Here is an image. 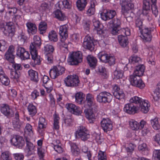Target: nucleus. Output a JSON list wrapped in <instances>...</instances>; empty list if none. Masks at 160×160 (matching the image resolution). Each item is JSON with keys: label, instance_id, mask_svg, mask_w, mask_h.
Here are the masks:
<instances>
[{"label": "nucleus", "instance_id": "26", "mask_svg": "<svg viewBox=\"0 0 160 160\" xmlns=\"http://www.w3.org/2000/svg\"><path fill=\"white\" fill-rule=\"evenodd\" d=\"M134 7V5L132 3L131 0H125L122 2V11L124 14Z\"/></svg>", "mask_w": 160, "mask_h": 160}, {"label": "nucleus", "instance_id": "6", "mask_svg": "<svg viewBox=\"0 0 160 160\" xmlns=\"http://www.w3.org/2000/svg\"><path fill=\"white\" fill-rule=\"evenodd\" d=\"M76 134L82 141H85L89 138L90 137L88 130L84 126H80L76 132Z\"/></svg>", "mask_w": 160, "mask_h": 160}, {"label": "nucleus", "instance_id": "3", "mask_svg": "<svg viewBox=\"0 0 160 160\" xmlns=\"http://www.w3.org/2000/svg\"><path fill=\"white\" fill-rule=\"evenodd\" d=\"M82 54L81 52H73L70 53L68 61L70 65H77L82 61Z\"/></svg>", "mask_w": 160, "mask_h": 160}, {"label": "nucleus", "instance_id": "14", "mask_svg": "<svg viewBox=\"0 0 160 160\" xmlns=\"http://www.w3.org/2000/svg\"><path fill=\"white\" fill-rule=\"evenodd\" d=\"M152 28H145L140 30L141 33V37L144 42H149L151 41L152 36L151 35Z\"/></svg>", "mask_w": 160, "mask_h": 160}, {"label": "nucleus", "instance_id": "19", "mask_svg": "<svg viewBox=\"0 0 160 160\" xmlns=\"http://www.w3.org/2000/svg\"><path fill=\"white\" fill-rule=\"evenodd\" d=\"M14 47L13 45L10 46L8 50L6 52L5 57L6 59L9 62L13 63L15 58L14 53Z\"/></svg>", "mask_w": 160, "mask_h": 160}, {"label": "nucleus", "instance_id": "22", "mask_svg": "<svg viewBox=\"0 0 160 160\" xmlns=\"http://www.w3.org/2000/svg\"><path fill=\"white\" fill-rule=\"evenodd\" d=\"M116 15L115 10H109L106 12H102L101 14L102 19L104 21L109 20L112 19Z\"/></svg>", "mask_w": 160, "mask_h": 160}, {"label": "nucleus", "instance_id": "59", "mask_svg": "<svg viewBox=\"0 0 160 160\" xmlns=\"http://www.w3.org/2000/svg\"><path fill=\"white\" fill-rule=\"evenodd\" d=\"M1 157L3 160H12L10 154L8 152L2 153Z\"/></svg>", "mask_w": 160, "mask_h": 160}, {"label": "nucleus", "instance_id": "50", "mask_svg": "<svg viewBox=\"0 0 160 160\" xmlns=\"http://www.w3.org/2000/svg\"><path fill=\"white\" fill-rule=\"evenodd\" d=\"M56 142L57 143H58V144H54V149L58 153H62L63 151V149L61 147V143H60L59 140H57Z\"/></svg>", "mask_w": 160, "mask_h": 160}, {"label": "nucleus", "instance_id": "16", "mask_svg": "<svg viewBox=\"0 0 160 160\" xmlns=\"http://www.w3.org/2000/svg\"><path fill=\"white\" fill-rule=\"evenodd\" d=\"M0 110L2 114L8 118L12 117L14 115L12 108L7 104H2L1 105Z\"/></svg>", "mask_w": 160, "mask_h": 160}, {"label": "nucleus", "instance_id": "32", "mask_svg": "<svg viewBox=\"0 0 160 160\" xmlns=\"http://www.w3.org/2000/svg\"><path fill=\"white\" fill-rule=\"evenodd\" d=\"M87 59L90 67L92 68H95L97 62L96 58L92 55H88L87 58Z\"/></svg>", "mask_w": 160, "mask_h": 160}, {"label": "nucleus", "instance_id": "64", "mask_svg": "<svg viewBox=\"0 0 160 160\" xmlns=\"http://www.w3.org/2000/svg\"><path fill=\"white\" fill-rule=\"evenodd\" d=\"M98 160H107L106 155L103 152L99 151L98 154Z\"/></svg>", "mask_w": 160, "mask_h": 160}, {"label": "nucleus", "instance_id": "57", "mask_svg": "<svg viewBox=\"0 0 160 160\" xmlns=\"http://www.w3.org/2000/svg\"><path fill=\"white\" fill-rule=\"evenodd\" d=\"M44 50L46 52V54H51L54 51V48L53 47L50 45L47 44L44 46Z\"/></svg>", "mask_w": 160, "mask_h": 160}, {"label": "nucleus", "instance_id": "47", "mask_svg": "<svg viewBox=\"0 0 160 160\" xmlns=\"http://www.w3.org/2000/svg\"><path fill=\"white\" fill-rule=\"evenodd\" d=\"M76 102L79 104H82L84 102H83V93L79 92L76 93L75 96Z\"/></svg>", "mask_w": 160, "mask_h": 160}, {"label": "nucleus", "instance_id": "53", "mask_svg": "<svg viewBox=\"0 0 160 160\" xmlns=\"http://www.w3.org/2000/svg\"><path fill=\"white\" fill-rule=\"evenodd\" d=\"M18 38L20 41L24 43L27 39V37L25 33L22 30H21L19 33Z\"/></svg>", "mask_w": 160, "mask_h": 160}, {"label": "nucleus", "instance_id": "1", "mask_svg": "<svg viewBox=\"0 0 160 160\" xmlns=\"http://www.w3.org/2000/svg\"><path fill=\"white\" fill-rule=\"evenodd\" d=\"M130 102L132 103L139 104L141 111L143 113H147L149 110L150 104L148 101L143 100L141 98L137 96L134 97L130 100Z\"/></svg>", "mask_w": 160, "mask_h": 160}, {"label": "nucleus", "instance_id": "15", "mask_svg": "<svg viewBox=\"0 0 160 160\" xmlns=\"http://www.w3.org/2000/svg\"><path fill=\"white\" fill-rule=\"evenodd\" d=\"M84 104L87 107L91 108L93 107L94 108H97L98 107V104L95 101L94 96L90 93L87 94L86 95Z\"/></svg>", "mask_w": 160, "mask_h": 160}, {"label": "nucleus", "instance_id": "4", "mask_svg": "<svg viewBox=\"0 0 160 160\" xmlns=\"http://www.w3.org/2000/svg\"><path fill=\"white\" fill-rule=\"evenodd\" d=\"M0 29L6 36L11 38L14 35V27L12 22H7L5 26L4 24H2L0 25Z\"/></svg>", "mask_w": 160, "mask_h": 160}, {"label": "nucleus", "instance_id": "54", "mask_svg": "<svg viewBox=\"0 0 160 160\" xmlns=\"http://www.w3.org/2000/svg\"><path fill=\"white\" fill-rule=\"evenodd\" d=\"M129 61L132 63H134L140 62L141 61V59L137 55H133L130 57Z\"/></svg>", "mask_w": 160, "mask_h": 160}, {"label": "nucleus", "instance_id": "8", "mask_svg": "<svg viewBox=\"0 0 160 160\" xmlns=\"http://www.w3.org/2000/svg\"><path fill=\"white\" fill-rule=\"evenodd\" d=\"M65 70V68L59 64L54 66L53 68L50 69L49 71V75L52 78L55 79L64 73Z\"/></svg>", "mask_w": 160, "mask_h": 160}, {"label": "nucleus", "instance_id": "44", "mask_svg": "<svg viewBox=\"0 0 160 160\" xmlns=\"http://www.w3.org/2000/svg\"><path fill=\"white\" fill-rule=\"evenodd\" d=\"M7 7L8 10L6 12V14L9 16L14 15L16 18V16L15 15V14L17 13V9L15 8L11 7L8 5Z\"/></svg>", "mask_w": 160, "mask_h": 160}, {"label": "nucleus", "instance_id": "9", "mask_svg": "<svg viewBox=\"0 0 160 160\" xmlns=\"http://www.w3.org/2000/svg\"><path fill=\"white\" fill-rule=\"evenodd\" d=\"M109 23L110 24L112 25L111 33L114 35L119 33L120 30L122 29H121V23L120 20L117 18H114L110 21Z\"/></svg>", "mask_w": 160, "mask_h": 160}, {"label": "nucleus", "instance_id": "45", "mask_svg": "<svg viewBox=\"0 0 160 160\" xmlns=\"http://www.w3.org/2000/svg\"><path fill=\"white\" fill-rule=\"evenodd\" d=\"M53 129L57 130L59 129V120L60 118L58 115L56 113L54 114L53 115Z\"/></svg>", "mask_w": 160, "mask_h": 160}, {"label": "nucleus", "instance_id": "25", "mask_svg": "<svg viewBox=\"0 0 160 160\" xmlns=\"http://www.w3.org/2000/svg\"><path fill=\"white\" fill-rule=\"evenodd\" d=\"M92 22L93 26L97 30L98 34H102L105 33V30H103V25L100 23L99 21L94 18L92 20Z\"/></svg>", "mask_w": 160, "mask_h": 160}, {"label": "nucleus", "instance_id": "33", "mask_svg": "<svg viewBox=\"0 0 160 160\" xmlns=\"http://www.w3.org/2000/svg\"><path fill=\"white\" fill-rule=\"evenodd\" d=\"M26 147L25 150V152L28 155L30 156L32 153V151L34 150L35 146L28 140L27 138L26 139Z\"/></svg>", "mask_w": 160, "mask_h": 160}, {"label": "nucleus", "instance_id": "38", "mask_svg": "<svg viewBox=\"0 0 160 160\" xmlns=\"http://www.w3.org/2000/svg\"><path fill=\"white\" fill-rule=\"evenodd\" d=\"M86 0H78L77 2V6L78 9L80 11L83 10L87 4Z\"/></svg>", "mask_w": 160, "mask_h": 160}, {"label": "nucleus", "instance_id": "21", "mask_svg": "<svg viewBox=\"0 0 160 160\" xmlns=\"http://www.w3.org/2000/svg\"><path fill=\"white\" fill-rule=\"evenodd\" d=\"M66 107L70 112L76 115H79L82 113L80 108L74 104L68 103L66 104Z\"/></svg>", "mask_w": 160, "mask_h": 160}, {"label": "nucleus", "instance_id": "63", "mask_svg": "<svg viewBox=\"0 0 160 160\" xmlns=\"http://www.w3.org/2000/svg\"><path fill=\"white\" fill-rule=\"evenodd\" d=\"M156 3H152L151 7L152 12L156 17L157 16L158 14V8L156 5Z\"/></svg>", "mask_w": 160, "mask_h": 160}, {"label": "nucleus", "instance_id": "17", "mask_svg": "<svg viewBox=\"0 0 160 160\" xmlns=\"http://www.w3.org/2000/svg\"><path fill=\"white\" fill-rule=\"evenodd\" d=\"M101 126L102 129L106 132H107L108 131H110L112 129V122L108 118H103L101 122Z\"/></svg>", "mask_w": 160, "mask_h": 160}, {"label": "nucleus", "instance_id": "49", "mask_svg": "<svg viewBox=\"0 0 160 160\" xmlns=\"http://www.w3.org/2000/svg\"><path fill=\"white\" fill-rule=\"evenodd\" d=\"M129 124L130 128L134 130L139 129L138 127V123L133 120H132L129 122Z\"/></svg>", "mask_w": 160, "mask_h": 160}, {"label": "nucleus", "instance_id": "2", "mask_svg": "<svg viewBox=\"0 0 160 160\" xmlns=\"http://www.w3.org/2000/svg\"><path fill=\"white\" fill-rule=\"evenodd\" d=\"M120 33H121V35L118 36L119 43L122 47H125L128 43V39L127 36L130 35V30L128 28H123L120 30Z\"/></svg>", "mask_w": 160, "mask_h": 160}, {"label": "nucleus", "instance_id": "39", "mask_svg": "<svg viewBox=\"0 0 160 160\" xmlns=\"http://www.w3.org/2000/svg\"><path fill=\"white\" fill-rule=\"evenodd\" d=\"M48 37L49 40L52 42H56L58 40V35L54 30H52L49 32Z\"/></svg>", "mask_w": 160, "mask_h": 160}, {"label": "nucleus", "instance_id": "10", "mask_svg": "<svg viewBox=\"0 0 160 160\" xmlns=\"http://www.w3.org/2000/svg\"><path fill=\"white\" fill-rule=\"evenodd\" d=\"M10 141L12 145L19 148H22L25 143L23 138L18 135L13 136Z\"/></svg>", "mask_w": 160, "mask_h": 160}, {"label": "nucleus", "instance_id": "34", "mask_svg": "<svg viewBox=\"0 0 160 160\" xmlns=\"http://www.w3.org/2000/svg\"><path fill=\"white\" fill-rule=\"evenodd\" d=\"M28 28V31L30 34H34L37 31V27L36 24L31 22H28L26 24Z\"/></svg>", "mask_w": 160, "mask_h": 160}, {"label": "nucleus", "instance_id": "51", "mask_svg": "<svg viewBox=\"0 0 160 160\" xmlns=\"http://www.w3.org/2000/svg\"><path fill=\"white\" fill-rule=\"evenodd\" d=\"M95 6L94 2H92L90 7L87 11V13L89 16H91L95 12Z\"/></svg>", "mask_w": 160, "mask_h": 160}, {"label": "nucleus", "instance_id": "36", "mask_svg": "<svg viewBox=\"0 0 160 160\" xmlns=\"http://www.w3.org/2000/svg\"><path fill=\"white\" fill-rule=\"evenodd\" d=\"M27 109L29 114L32 117L35 115L37 113V109L36 107L32 103L29 104L28 106Z\"/></svg>", "mask_w": 160, "mask_h": 160}, {"label": "nucleus", "instance_id": "28", "mask_svg": "<svg viewBox=\"0 0 160 160\" xmlns=\"http://www.w3.org/2000/svg\"><path fill=\"white\" fill-rule=\"evenodd\" d=\"M52 16L53 17L59 21H63L66 19V17L64 13L58 9L55 10L53 12Z\"/></svg>", "mask_w": 160, "mask_h": 160}, {"label": "nucleus", "instance_id": "40", "mask_svg": "<svg viewBox=\"0 0 160 160\" xmlns=\"http://www.w3.org/2000/svg\"><path fill=\"white\" fill-rule=\"evenodd\" d=\"M13 127L17 131L19 130L23 127V122L20 120L12 121Z\"/></svg>", "mask_w": 160, "mask_h": 160}, {"label": "nucleus", "instance_id": "60", "mask_svg": "<svg viewBox=\"0 0 160 160\" xmlns=\"http://www.w3.org/2000/svg\"><path fill=\"white\" fill-rule=\"evenodd\" d=\"M107 63H108L110 66L114 65L115 62V57L112 56L109 54L108 58Z\"/></svg>", "mask_w": 160, "mask_h": 160}, {"label": "nucleus", "instance_id": "20", "mask_svg": "<svg viewBox=\"0 0 160 160\" xmlns=\"http://www.w3.org/2000/svg\"><path fill=\"white\" fill-rule=\"evenodd\" d=\"M33 40V42L31 43L30 46V51H37V49L40 48L41 44V39L38 36H34Z\"/></svg>", "mask_w": 160, "mask_h": 160}, {"label": "nucleus", "instance_id": "43", "mask_svg": "<svg viewBox=\"0 0 160 160\" xmlns=\"http://www.w3.org/2000/svg\"><path fill=\"white\" fill-rule=\"evenodd\" d=\"M109 54L105 52H100L98 54V57L100 60L103 62L106 63Z\"/></svg>", "mask_w": 160, "mask_h": 160}, {"label": "nucleus", "instance_id": "27", "mask_svg": "<svg viewBox=\"0 0 160 160\" xmlns=\"http://www.w3.org/2000/svg\"><path fill=\"white\" fill-rule=\"evenodd\" d=\"M46 125L47 122L45 118L40 117L39 118L37 131L41 135H42L44 129L46 128Z\"/></svg>", "mask_w": 160, "mask_h": 160}, {"label": "nucleus", "instance_id": "5", "mask_svg": "<svg viewBox=\"0 0 160 160\" xmlns=\"http://www.w3.org/2000/svg\"><path fill=\"white\" fill-rule=\"evenodd\" d=\"M113 98L112 95L109 92L103 91L100 92L97 96L96 100L99 103L106 104L109 103Z\"/></svg>", "mask_w": 160, "mask_h": 160}, {"label": "nucleus", "instance_id": "35", "mask_svg": "<svg viewBox=\"0 0 160 160\" xmlns=\"http://www.w3.org/2000/svg\"><path fill=\"white\" fill-rule=\"evenodd\" d=\"M32 59L35 65H39L41 60L40 56L38 55L37 51H30Z\"/></svg>", "mask_w": 160, "mask_h": 160}, {"label": "nucleus", "instance_id": "61", "mask_svg": "<svg viewBox=\"0 0 160 160\" xmlns=\"http://www.w3.org/2000/svg\"><path fill=\"white\" fill-rule=\"evenodd\" d=\"M153 157L155 160H160V149H155L153 151Z\"/></svg>", "mask_w": 160, "mask_h": 160}, {"label": "nucleus", "instance_id": "23", "mask_svg": "<svg viewBox=\"0 0 160 160\" xmlns=\"http://www.w3.org/2000/svg\"><path fill=\"white\" fill-rule=\"evenodd\" d=\"M123 110L125 112L129 114H134L137 112L138 108L131 103L125 104Z\"/></svg>", "mask_w": 160, "mask_h": 160}, {"label": "nucleus", "instance_id": "13", "mask_svg": "<svg viewBox=\"0 0 160 160\" xmlns=\"http://www.w3.org/2000/svg\"><path fill=\"white\" fill-rule=\"evenodd\" d=\"M94 41L92 37L88 35L84 38L83 46L85 48L91 51H93L95 47Z\"/></svg>", "mask_w": 160, "mask_h": 160}, {"label": "nucleus", "instance_id": "30", "mask_svg": "<svg viewBox=\"0 0 160 160\" xmlns=\"http://www.w3.org/2000/svg\"><path fill=\"white\" fill-rule=\"evenodd\" d=\"M145 70V67L142 64L136 66L132 75L138 76H141L144 74Z\"/></svg>", "mask_w": 160, "mask_h": 160}, {"label": "nucleus", "instance_id": "24", "mask_svg": "<svg viewBox=\"0 0 160 160\" xmlns=\"http://www.w3.org/2000/svg\"><path fill=\"white\" fill-rule=\"evenodd\" d=\"M68 27L66 25H63L60 27L59 34L60 36L61 42H64L68 38Z\"/></svg>", "mask_w": 160, "mask_h": 160}, {"label": "nucleus", "instance_id": "46", "mask_svg": "<svg viewBox=\"0 0 160 160\" xmlns=\"http://www.w3.org/2000/svg\"><path fill=\"white\" fill-rule=\"evenodd\" d=\"M24 132L26 134L30 137L32 136L33 134L32 126L30 124L27 123L24 128Z\"/></svg>", "mask_w": 160, "mask_h": 160}, {"label": "nucleus", "instance_id": "42", "mask_svg": "<svg viewBox=\"0 0 160 160\" xmlns=\"http://www.w3.org/2000/svg\"><path fill=\"white\" fill-rule=\"evenodd\" d=\"M9 79L5 74L0 76V84L7 86L9 84Z\"/></svg>", "mask_w": 160, "mask_h": 160}, {"label": "nucleus", "instance_id": "56", "mask_svg": "<svg viewBox=\"0 0 160 160\" xmlns=\"http://www.w3.org/2000/svg\"><path fill=\"white\" fill-rule=\"evenodd\" d=\"M38 154L40 159L43 158L46 152L45 150L42 147H38Z\"/></svg>", "mask_w": 160, "mask_h": 160}, {"label": "nucleus", "instance_id": "31", "mask_svg": "<svg viewBox=\"0 0 160 160\" xmlns=\"http://www.w3.org/2000/svg\"><path fill=\"white\" fill-rule=\"evenodd\" d=\"M28 73L30 80L34 82H37L39 80L38 73L32 69L28 71Z\"/></svg>", "mask_w": 160, "mask_h": 160}, {"label": "nucleus", "instance_id": "18", "mask_svg": "<svg viewBox=\"0 0 160 160\" xmlns=\"http://www.w3.org/2000/svg\"><path fill=\"white\" fill-rule=\"evenodd\" d=\"M112 92L113 96L116 99L121 100L124 98L125 94L123 91L118 85L115 84L112 86Z\"/></svg>", "mask_w": 160, "mask_h": 160}, {"label": "nucleus", "instance_id": "55", "mask_svg": "<svg viewBox=\"0 0 160 160\" xmlns=\"http://www.w3.org/2000/svg\"><path fill=\"white\" fill-rule=\"evenodd\" d=\"M98 70L103 77V78H107L108 77V76L106 71V69L104 66L102 65H99L98 67Z\"/></svg>", "mask_w": 160, "mask_h": 160}, {"label": "nucleus", "instance_id": "48", "mask_svg": "<svg viewBox=\"0 0 160 160\" xmlns=\"http://www.w3.org/2000/svg\"><path fill=\"white\" fill-rule=\"evenodd\" d=\"M151 124L153 128L156 130H158L160 128V125L158 123V119L155 118L151 120Z\"/></svg>", "mask_w": 160, "mask_h": 160}, {"label": "nucleus", "instance_id": "58", "mask_svg": "<svg viewBox=\"0 0 160 160\" xmlns=\"http://www.w3.org/2000/svg\"><path fill=\"white\" fill-rule=\"evenodd\" d=\"M62 8L69 9L71 7V3L69 0H63L62 2Z\"/></svg>", "mask_w": 160, "mask_h": 160}, {"label": "nucleus", "instance_id": "12", "mask_svg": "<svg viewBox=\"0 0 160 160\" xmlns=\"http://www.w3.org/2000/svg\"><path fill=\"white\" fill-rule=\"evenodd\" d=\"M91 109H85L84 112L90 123H93L98 114L97 108H94Z\"/></svg>", "mask_w": 160, "mask_h": 160}, {"label": "nucleus", "instance_id": "7", "mask_svg": "<svg viewBox=\"0 0 160 160\" xmlns=\"http://www.w3.org/2000/svg\"><path fill=\"white\" fill-rule=\"evenodd\" d=\"M64 82L66 86L74 87L78 86L80 81L77 75H73L68 76L65 78Z\"/></svg>", "mask_w": 160, "mask_h": 160}, {"label": "nucleus", "instance_id": "11", "mask_svg": "<svg viewBox=\"0 0 160 160\" xmlns=\"http://www.w3.org/2000/svg\"><path fill=\"white\" fill-rule=\"evenodd\" d=\"M129 81L132 85L140 89L143 88L145 86L144 83L139 76L131 75L130 76Z\"/></svg>", "mask_w": 160, "mask_h": 160}, {"label": "nucleus", "instance_id": "29", "mask_svg": "<svg viewBox=\"0 0 160 160\" xmlns=\"http://www.w3.org/2000/svg\"><path fill=\"white\" fill-rule=\"evenodd\" d=\"M151 4L149 0H143L142 13L144 15H147L150 11Z\"/></svg>", "mask_w": 160, "mask_h": 160}, {"label": "nucleus", "instance_id": "37", "mask_svg": "<svg viewBox=\"0 0 160 160\" xmlns=\"http://www.w3.org/2000/svg\"><path fill=\"white\" fill-rule=\"evenodd\" d=\"M71 152L73 156H77L79 155L80 151L76 144L74 143H70Z\"/></svg>", "mask_w": 160, "mask_h": 160}, {"label": "nucleus", "instance_id": "52", "mask_svg": "<svg viewBox=\"0 0 160 160\" xmlns=\"http://www.w3.org/2000/svg\"><path fill=\"white\" fill-rule=\"evenodd\" d=\"M20 76V73L19 72L16 71H11L10 77L13 79H16L18 81V79Z\"/></svg>", "mask_w": 160, "mask_h": 160}, {"label": "nucleus", "instance_id": "41", "mask_svg": "<svg viewBox=\"0 0 160 160\" xmlns=\"http://www.w3.org/2000/svg\"><path fill=\"white\" fill-rule=\"evenodd\" d=\"M47 29V24L45 22H42L39 24L38 29L40 34H43Z\"/></svg>", "mask_w": 160, "mask_h": 160}, {"label": "nucleus", "instance_id": "62", "mask_svg": "<svg viewBox=\"0 0 160 160\" xmlns=\"http://www.w3.org/2000/svg\"><path fill=\"white\" fill-rule=\"evenodd\" d=\"M25 51V49L22 47L18 46L17 49V55L20 58Z\"/></svg>", "mask_w": 160, "mask_h": 160}]
</instances>
